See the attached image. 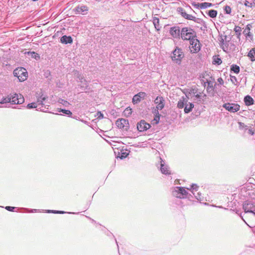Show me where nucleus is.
<instances>
[{
  "label": "nucleus",
  "instance_id": "nucleus-24",
  "mask_svg": "<svg viewBox=\"0 0 255 255\" xmlns=\"http://www.w3.org/2000/svg\"><path fill=\"white\" fill-rule=\"evenodd\" d=\"M153 19V23L154 24V27L157 31H159L160 30L161 26L159 24V19L158 17L154 16L152 18Z\"/></svg>",
  "mask_w": 255,
  "mask_h": 255
},
{
  "label": "nucleus",
  "instance_id": "nucleus-28",
  "mask_svg": "<svg viewBox=\"0 0 255 255\" xmlns=\"http://www.w3.org/2000/svg\"><path fill=\"white\" fill-rule=\"evenodd\" d=\"M248 56L252 61H255V47L252 48L248 53Z\"/></svg>",
  "mask_w": 255,
  "mask_h": 255
},
{
  "label": "nucleus",
  "instance_id": "nucleus-19",
  "mask_svg": "<svg viewBox=\"0 0 255 255\" xmlns=\"http://www.w3.org/2000/svg\"><path fill=\"white\" fill-rule=\"evenodd\" d=\"M161 164H160V171L162 173L164 174H170V172L169 170L168 166L164 164V161L160 158Z\"/></svg>",
  "mask_w": 255,
  "mask_h": 255
},
{
  "label": "nucleus",
  "instance_id": "nucleus-16",
  "mask_svg": "<svg viewBox=\"0 0 255 255\" xmlns=\"http://www.w3.org/2000/svg\"><path fill=\"white\" fill-rule=\"evenodd\" d=\"M164 99L162 97H157L154 100V103L156 105V109L155 110H161L164 107Z\"/></svg>",
  "mask_w": 255,
  "mask_h": 255
},
{
  "label": "nucleus",
  "instance_id": "nucleus-3",
  "mask_svg": "<svg viewBox=\"0 0 255 255\" xmlns=\"http://www.w3.org/2000/svg\"><path fill=\"white\" fill-rule=\"evenodd\" d=\"M181 32L180 38L184 41H190L194 37H197L196 32L191 27H183Z\"/></svg>",
  "mask_w": 255,
  "mask_h": 255
},
{
  "label": "nucleus",
  "instance_id": "nucleus-17",
  "mask_svg": "<svg viewBox=\"0 0 255 255\" xmlns=\"http://www.w3.org/2000/svg\"><path fill=\"white\" fill-rule=\"evenodd\" d=\"M251 25L248 24L243 31V34L246 36V39L250 41L253 40V34L250 32Z\"/></svg>",
  "mask_w": 255,
  "mask_h": 255
},
{
  "label": "nucleus",
  "instance_id": "nucleus-27",
  "mask_svg": "<svg viewBox=\"0 0 255 255\" xmlns=\"http://www.w3.org/2000/svg\"><path fill=\"white\" fill-rule=\"evenodd\" d=\"M234 30L235 32L237 38L240 40L242 31L241 27L239 26H235Z\"/></svg>",
  "mask_w": 255,
  "mask_h": 255
},
{
  "label": "nucleus",
  "instance_id": "nucleus-43",
  "mask_svg": "<svg viewBox=\"0 0 255 255\" xmlns=\"http://www.w3.org/2000/svg\"><path fill=\"white\" fill-rule=\"evenodd\" d=\"M231 80L232 82L235 85H237L238 81L235 76H231Z\"/></svg>",
  "mask_w": 255,
  "mask_h": 255
},
{
  "label": "nucleus",
  "instance_id": "nucleus-38",
  "mask_svg": "<svg viewBox=\"0 0 255 255\" xmlns=\"http://www.w3.org/2000/svg\"><path fill=\"white\" fill-rule=\"evenodd\" d=\"M141 101V99L136 95H135L132 98V103L133 104H137Z\"/></svg>",
  "mask_w": 255,
  "mask_h": 255
},
{
  "label": "nucleus",
  "instance_id": "nucleus-9",
  "mask_svg": "<svg viewBox=\"0 0 255 255\" xmlns=\"http://www.w3.org/2000/svg\"><path fill=\"white\" fill-rule=\"evenodd\" d=\"M190 49L191 53H196L200 50L201 44L200 41L197 39V37H194L193 39L190 40Z\"/></svg>",
  "mask_w": 255,
  "mask_h": 255
},
{
  "label": "nucleus",
  "instance_id": "nucleus-40",
  "mask_svg": "<svg viewBox=\"0 0 255 255\" xmlns=\"http://www.w3.org/2000/svg\"><path fill=\"white\" fill-rule=\"evenodd\" d=\"M128 155V153L127 152H124L123 151H121V154L119 155L118 157L121 159H123L126 158Z\"/></svg>",
  "mask_w": 255,
  "mask_h": 255
},
{
  "label": "nucleus",
  "instance_id": "nucleus-37",
  "mask_svg": "<svg viewBox=\"0 0 255 255\" xmlns=\"http://www.w3.org/2000/svg\"><path fill=\"white\" fill-rule=\"evenodd\" d=\"M46 213L62 214L65 213L66 212L64 211H62L47 210L46 211Z\"/></svg>",
  "mask_w": 255,
  "mask_h": 255
},
{
  "label": "nucleus",
  "instance_id": "nucleus-44",
  "mask_svg": "<svg viewBox=\"0 0 255 255\" xmlns=\"http://www.w3.org/2000/svg\"><path fill=\"white\" fill-rule=\"evenodd\" d=\"M96 117H97V119H102L104 118V115L101 112H98L96 114Z\"/></svg>",
  "mask_w": 255,
  "mask_h": 255
},
{
  "label": "nucleus",
  "instance_id": "nucleus-18",
  "mask_svg": "<svg viewBox=\"0 0 255 255\" xmlns=\"http://www.w3.org/2000/svg\"><path fill=\"white\" fill-rule=\"evenodd\" d=\"M207 82L208 85L206 89L207 92L208 93L211 94L213 95L214 94V86L216 85V83H214V82L209 80H207Z\"/></svg>",
  "mask_w": 255,
  "mask_h": 255
},
{
  "label": "nucleus",
  "instance_id": "nucleus-23",
  "mask_svg": "<svg viewBox=\"0 0 255 255\" xmlns=\"http://www.w3.org/2000/svg\"><path fill=\"white\" fill-rule=\"evenodd\" d=\"M244 102L247 106H251L254 104V99L249 95H247L244 98Z\"/></svg>",
  "mask_w": 255,
  "mask_h": 255
},
{
  "label": "nucleus",
  "instance_id": "nucleus-21",
  "mask_svg": "<svg viewBox=\"0 0 255 255\" xmlns=\"http://www.w3.org/2000/svg\"><path fill=\"white\" fill-rule=\"evenodd\" d=\"M186 105L184 107V113L185 114H188L192 111L193 108L194 107V105L193 103L189 102L187 103V100L185 101Z\"/></svg>",
  "mask_w": 255,
  "mask_h": 255
},
{
  "label": "nucleus",
  "instance_id": "nucleus-11",
  "mask_svg": "<svg viewBox=\"0 0 255 255\" xmlns=\"http://www.w3.org/2000/svg\"><path fill=\"white\" fill-rule=\"evenodd\" d=\"M223 107L231 113H236L240 109V106L235 103H226L223 104Z\"/></svg>",
  "mask_w": 255,
  "mask_h": 255
},
{
  "label": "nucleus",
  "instance_id": "nucleus-42",
  "mask_svg": "<svg viewBox=\"0 0 255 255\" xmlns=\"http://www.w3.org/2000/svg\"><path fill=\"white\" fill-rule=\"evenodd\" d=\"M136 95L140 99H143L146 96V94L145 92H140L136 94Z\"/></svg>",
  "mask_w": 255,
  "mask_h": 255
},
{
  "label": "nucleus",
  "instance_id": "nucleus-35",
  "mask_svg": "<svg viewBox=\"0 0 255 255\" xmlns=\"http://www.w3.org/2000/svg\"><path fill=\"white\" fill-rule=\"evenodd\" d=\"M9 95L5 97H3L1 101H0V104H7L10 103V99H9Z\"/></svg>",
  "mask_w": 255,
  "mask_h": 255
},
{
  "label": "nucleus",
  "instance_id": "nucleus-53",
  "mask_svg": "<svg viewBox=\"0 0 255 255\" xmlns=\"http://www.w3.org/2000/svg\"><path fill=\"white\" fill-rule=\"evenodd\" d=\"M50 75V72L49 71H47L45 73V76L46 77H48V76Z\"/></svg>",
  "mask_w": 255,
  "mask_h": 255
},
{
  "label": "nucleus",
  "instance_id": "nucleus-47",
  "mask_svg": "<svg viewBox=\"0 0 255 255\" xmlns=\"http://www.w3.org/2000/svg\"><path fill=\"white\" fill-rule=\"evenodd\" d=\"M5 209L9 211H13L14 209H15V207H11V206H6L5 207Z\"/></svg>",
  "mask_w": 255,
  "mask_h": 255
},
{
  "label": "nucleus",
  "instance_id": "nucleus-30",
  "mask_svg": "<svg viewBox=\"0 0 255 255\" xmlns=\"http://www.w3.org/2000/svg\"><path fill=\"white\" fill-rule=\"evenodd\" d=\"M207 14L211 18H215L217 15V11L214 9H211L208 11Z\"/></svg>",
  "mask_w": 255,
  "mask_h": 255
},
{
  "label": "nucleus",
  "instance_id": "nucleus-4",
  "mask_svg": "<svg viewBox=\"0 0 255 255\" xmlns=\"http://www.w3.org/2000/svg\"><path fill=\"white\" fill-rule=\"evenodd\" d=\"M172 195L180 199L188 198L191 200V198L192 197V195L189 194L183 187H175L172 191Z\"/></svg>",
  "mask_w": 255,
  "mask_h": 255
},
{
  "label": "nucleus",
  "instance_id": "nucleus-46",
  "mask_svg": "<svg viewBox=\"0 0 255 255\" xmlns=\"http://www.w3.org/2000/svg\"><path fill=\"white\" fill-rule=\"evenodd\" d=\"M60 101L61 102L60 103L65 106H67L68 105H69V103L67 101H65L63 99H61Z\"/></svg>",
  "mask_w": 255,
  "mask_h": 255
},
{
  "label": "nucleus",
  "instance_id": "nucleus-7",
  "mask_svg": "<svg viewBox=\"0 0 255 255\" xmlns=\"http://www.w3.org/2000/svg\"><path fill=\"white\" fill-rule=\"evenodd\" d=\"M13 75L17 77L20 82H23L26 80L28 73L26 70L22 67L18 68L13 71Z\"/></svg>",
  "mask_w": 255,
  "mask_h": 255
},
{
  "label": "nucleus",
  "instance_id": "nucleus-63",
  "mask_svg": "<svg viewBox=\"0 0 255 255\" xmlns=\"http://www.w3.org/2000/svg\"><path fill=\"white\" fill-rule=\"evenodd\" d=\"M192 4H193V5H196V4H194L193 3Z\"/></svg>",
  "mask_w": 255,
  "mask_h": 255
},
{
  "label": "nucleus",
  "instance_id": "nucleus-32",
  "mask_svg": "<svg viewBox=\"0 0 255 255\" xmlns=\"http://www.w3.org/2000/svg\"><path fill=\"white\" fill-rule=\"evenodd\" d=\"M222 62V60L219 57L216 56L213 57V63L214 64L220 65Z\"/></svg>",
  "mask_w": 255,
  "mask_h": 255
},
{
  "label": "nucleus",
  "instance_id": "nucleus-26",
  "mask_svg": "<svg viewBox=\"0 0 255 255\" xmlns=\"http://www.w3.org/2000/svg\"><path fill=\"white\" fill-rule=\"evenodd\" d=\"M155 116L152 122L154 124H158L160 120V114L157 110H154V112Z\"/></svg>",
  "mask_w": 255,
  "mask_h": 255
},
{
  "label": "nucleus",
  "instance_id": "nucleus-48",
  "mask_svg": "<svg viewBox=\"0 0 255 255\" xmlns=\"http://www.w3.org/2000/svg\"><path fill=\"white\" fill-rule=\"evenodd\" d=\"M238 124L240 129H243L246 127L245 125L243 123L239 122Z\"/></svg>",
  "mask_w": 255,
  "mask_h": 255
},
{
  "label": "nucleus",
  "instance_id": "nucleus-25",
  "mask_svg": "<svg viewBox=\"0 0 255 255\" xmlns=\"http://www.w3.org/2000/svg\"><path fill=\"white\" fill-rule=\"evenodd\" d=\"M197 5L201 9H205L211 6L212 4L211 3L204 2L200 3H198Z\"/></svg>",
  "mask_w": 255,
  "mask_h": 255
},
{
  "label": "nucleus",
  "instance_id": "nucleus-39",
  "mask_svg": "<svg viewBox=\"0 0 255 255\" xmlns=\"http://www.w3.org/2000/svg\"><path fill=\"white\" fill-rule=\"evenodd\" d=\"M27 54L30 55L32 58L35 59H36L37 57H39L38 54L35 52H28Z\"/></svg>",
  "mask_w": 255,
  "mask_h": 255
},
{
  "label": "nucleus",
  "instance_id": "nucleus-2",
  "mask_svg": "<svg viewBox=\"0 0 255 255\" xmlns=\"http://www.w3.org/2000/svg\"><path fill=\"white\" fill-rule=\"evenodd\" d=\"M177 11L181 16L187 20L194 21L195 22L199 23L204 26L205 28H207L205 22L201 18L196 17L191 14L187 13L186 10L182 7H178L177 8Z\"/></svg>",
  "mask_w": 255,
  "mask_h": 255
},
{
  "label": "nucleus",
  "instance_id": "nucleus-60",
  "mask_svg": "<svg viewBox=\"0 0 255 255\" xmlns=\"http://www.w3.org/2000/svg\"><path fill=\"white\" fill-rule=\"evenodd\" d=\"M96 1H101V0H96Z\"/></svg>",
  "mask_w": 255,
  "mask_h": 255
},
{
  "label": "nucleus",
  "instance_id": "nucleus-6",
  "mask_svg": "<svg viewBox=\"0 0 255 255\" xmlns=\"http://www.w3.org/2000/svg\"><path fill=\"white\" fill-rule=\"evenodd\" d=\"M243 209L246 213H251L254 214L255 212V198H252L244 202Z\"/></svg>",
  "mask_w": 255,
  "mask_h": 255
},
{
  "label": "nucleus",
  "instance_id": "nucleus-55",
  "mask_svg": "<svg viewBox=\"0 0 255 255\" xmlns=\"http://www.w3.org/2000/svg\"><path fill=\"white\" fill-rule=\"evenodd\" d=\"M36 209H31V212H36Z\"/></svg>",
  "mask_w": 255,
  "mask_h": 255
},
{
  "label": "nucleus",
  "instance_id": "nucleus-54",
  "mask_svg": "<svg viewBox=\"0 0 255 255\" xmlns=\"http://www.w3.org/2000/svg\"><path fill=\"white\" fill-rule=\"evenodd\" d=\"M203 84V86L205 87L206 86V84H207V81L206 82L202 83Z\"/></svg>",
  "mask_w": 255,
  "mask_h": 255
},
{
  "label": "nucleus",
  "instance_id": "nucleus-31",
  "mask_svg": "<svg viewBox=\"0 0 255 255\" xmlns=\"http://www.w3.org/2000/svg\"><path fill=\"white\" fill-rule=\"evenodd\" d=\"M240 67L237 65L234 64L231 66V70L235 73L238 74L240 72Z\"/></svg>",
  "mask_w": 255,
  "mask_h": 255
},
{
  "label": "nucleus",
  "instance_id": "nucleus-56",
  "mask_svg": "<svg viewBox=\"0 0 255 255\" xmlns=\"http://www.w3.org/2000/svg\"><path fill=\"white\" fill-rule=\"evenodd\" d=\"M240 217H241L242 219L245 222H246V221L244 220V219H243V217L242 216L241 214L240 215Z\"/></svg>",
  "mask_w": 255,
  "mask_h": 255
},
{
  "label": "nucleus",
  "instance_id": "nucleus-5",
  "mask_svg": "<svg viewBox=\"0 0 255 255\" xmlns=\"http://www.w3.org/2000/svg\"><path fill=\"white\" fill-rule=\"evenodd\" d=\"M184 57V54L181 48L176 47L175 49L172 51L171 56L172 60L178 64H181L182 59Z\"/></svg>",
  "mask_w": 255,
  "mask_h": 255
},
{
  "label": "nucleus",
  "instance_id": "nucleus-1",
  "mask_svg": "<svg viewBox=\"0 0 255 255\" xmlns=\"http://www.w3.org/2000/svg\"><path fill=\"white\" fill-rule=\"evenodd\" d=\"M37 101L36 102H33L28 104L26 107L27 109H36L37 111H39L43 112H46L48 106L46 104V100L48 99L47 95L44 94L42 92L39 94L36 93Z\"/></svg>",
  "mask_w": 255,
  "mask_h": 255
},
{
  "label": "nucleus",
  "instance_id": "nucleus-50",
  "mask_svg": "<svg viewBox=\"0 0 255 255\" xmlns=\"http://www.w3.org/2000/svg\"><path fill=\"white\" fill-rule=\"evenodd\" d=\"M218 81L221 84H223L224 83L223 80L221 78H218Z\"/></svg>",
  "mask_w": 255,
  "mask_h": 255
},
{
  "label": "nucleus",
  "instance_id": "nucleus-14",
  "mask_svg": "<svg viewBox=\"0 0 255 255\" xmlns=\"http://www.w3.org/2000/svg\"><path fill=\"white\" fill-rule=\"evenodd\" d=\"M169 32L170 35L174 38H180L181 34V30L179 26L171 27Z\"/></svg>",
  "mask_w": 255,
  "mask_h": 255
},
{
  "label": "nucleus",
  "instance_id": "nucleus-41",
  "mask_svg": "<svg viewBox=\"0 0 255 255\" xmlns=\"http://www.w3.org/2000/svg\"><path fill=\"white\" fill-rule=\"evenodd\" d=\"M224 11L226 14H230L231 13L232 9L230 6L229 5H226L224 7Z\"/></svg>",
  "mask_w": 255,
  "mask_h": 255
},
{
  "label": "nucleus",
  "instance_id": "nucleus-57",
  "mask_svg": "<svg viewBox=\"0 0 255 255\" xmlns=\"http://www.w3.org/2000/svg\"><path fill=\"white\" fill-rule=\"evenodd\" d=\"M188 8H189V9H190L191 10H192V8H191V6H189V5L188 6Z\"/></svg>",
  "mask_w": 255,
  "mask_h": 255
},
{
  "label": "nucleus",
  "instance_id": "nucleus-8",
  "mask_svg": "<svg viewBox=\"0 0 255 255\" xmlns=\"http://www.w3.org/2000/svg\"><path fill=\"white\" fill-rule=\"evenodd\" d=\"M10 103L12 105H20L24 102V98L21 94L10 93L9 94Z\"/></svg>",
  "mask_w": 255,
  "mask_h": 255
},
{
  "label": "nucleus",
  "instance_id": "nucleus-33",
  "mask_svg": "<svg viewBox=\"0 0 255 255\" xmlns=\"http://www.w3.org/2000/svg\"><path fill=\"white\" fill-rule=\"evenodd\" d=\"M203 92H199L197 93L194 96L195 98L194 100H197L198 102H201L202 101V97Z\"/></svg>",
  "mask_w": 255,
  "mask_h": 255
},
{
  "label": "nucleus",
  "instance_id": "nucleus-36",
  "mask_svg": "<svg viewBox=\"0 0 255 255\" xmlns=\"http://www.w3.org/2000/svg\"><path fill=\"white\" fill-rule=\"evenodd\" d=\"M58 111L68 115L69 117H71L72 114V112L69 110L59 109Z\"/></svg>",
  "mask_w": 255,
  "mask_h": 255
},
{
  "label": "nucleus",
  "instance_id": "nucleus-13",
  "mask_svg": "<svg viewBox=\"0 0 255 255\" xmlns=\"http://www.w3.org/2000/svg\"><path fill=\"white\" fill-rule=\"evenodd\" d=\"M150 127V125L145 122L144 120H141L137 124V128L140 132L146 131Z\"/></svg>",
  "mask_w": 255,
  "mask_h": 255
},
{
  "label": "nucleus",
  "instance_id": "nucleus-49",
  "mask_svg": "<svg viewBox=\"0 0 255 255\" xmlns=\"http://www.w3.org/2000/svg\"><path fill=\"white\" fill-rule=\"evenodd\" d=\"M245 5L247 6L252 7V4L251 3H250L249 1L246 0L245 2Z\"/></svg>",
  "mask_w": 255,
  "mask_h": 255
},
{
  "label": "nucleus",
  "instance_id": "nucleus-22",
  "mask_svg": "<svg viewBox=\"0 0 255 255\" xmlns=\"http://www.w3.org/2000/svg\"><path fill=\"white\" fill-rule=\"evenodd\" d=\"M79 78L81 83L79 86L83 90L87 89L88 87V82L83 77H79Z\"/></svg>",
  "mask_w": 255,
  "mask_h": 255
},
{
  "label": "nucleus",
  "instance_id": "nucleus-45",
  "mask_svg": "<svg viewBox=\"0 0 255 255\" xmlns=\"http://www.w3.org/2000/svg\"><path fill=\"white\" fill-rule=\"evenodd\" d=\"M125 115H127L128 116H129L131 114V109H128V108H127L125 111Z\"/></svg>",
  "mask_w": 255,
  "mask_h": 255
},
{
  "label": "nucleus",
  "instance_id": "nucleus-62",
  "mask_svg": "<svg viewBox=\"0 0 255 255\" xmlns=\"http://www.w3.org/2000/svg\"><path fill=\"white\" fill-rule=\"evenodd\" d=\"M69 213H70V214H74V213H71V212H69Z\"/></svg>",
  "mask_w": 255,
  "mask_h": 255
},
{
  "label": "nucleus",
  "instance_id": "nucleus-64",
  "mask_svg": "<svg viewBox=\"0 0 255 255\" xmlns=\"http://www.w3.org/2000/svg\"><path fill=\"white\" fill-rule=\"evenodd\" d=\"M254 215H255V214H254Z\"/></svg>",
  "mask_w": 255,
  "mask_h": 255
},
{
  "label": "nucleus",
  "instance_id": "nucleus-29",
  "mask_svg": "<svg viewBox=\"0 0 255 255\" xmlns=\"http://www.w3.org/2000/svg\"><path fill=\"white\" fill-rule=\"evenodd\" d=\"M185 99L183 97H182V99H180L177 103V107L179 109H182L183 108L185 107L186 103L185 101Z\"/></svg>",
  "mask_w": 255,
  "mask_h": 255
},
{
  "label": "nucleus",
  "instance_id": "nucleus-15",
  "mask_svg": "<svg viewBox=\"0 0 255 255\" xmlns=\"http://www.w3.org/2000/svg\"><path fill=\"white\" fill-rule=\"evenodd\" d=\"M88 7L84 5L77 6L73 9L75 14L85 15L87 13Z\"/></svg>",
  "mask_w": 255,
  "mask_h": 255
},
{
  "label": "nucleus",
  "instance_id": "nucleus-10",
  "mask_svg": "<svg viewBox=\"0 0 255 255\" xmlns=\"http://www.w3.org/2000/svg\"><path fill=\"white\" fill-rule=\"evenodd\" d=\"M116 125L119 128L124 131H128L129 128L128 121L125 119H118L116 122Z\"/></svg>",
  "mask_w": 255,
  "mask_h": 255
},
{
  "label": "nucleus",
  "instance_id": "nucleus-51",
  "mask_svg": "<svg viewBox=\"0 0 255 255\" xmlns=\"http://www.w3.org/2000/svg\"><path fill=\"white\" fill-rule=\"evenodd\" d=\"M207 96L205 94H202V100L204 101V99H206Z\"/></svg>",
  "mask_w": 255,
  "mask_h": 255
},
{
  "label": "nucleus",
  "instance_id": "nucleus-20",
  "mask_svg": "<svg viewBox=\"0 0 255 255\" xmlns=\"http://www.w3.org/2000/svg\"><path fill=\"white\" fill-rule=\"evenodd\" d=\"M60 41L61 43L64 44L72 43L73 39L70 36L63 35L60 38Z\"/></svg>",
  "mask_w": 255,
  "mask_h": 255
},
{
  "label": "nucleus",
  "instance_id": "nucleus-59",
  "mask_svg": "<svg viewBox=\"0 0 255 255\" xmlns=\"http://www.w3.org/2000/svg\"><path fill=\"white\" fill-rule=\"evenodd\" d=\"M250 133H251V134H252L254 133H253V132H252L251 131H250Z\"/></svg>",
  "mask_w": 255,
  "mask_h": 255
},
{
  "label": "nucleus",
  "instance_id": "nucleus-61",
  "mask_svg": "<svg viewBox=\"0 0 255 255\" xmlns=\"http://www.w3.org/2000/svg\"><path fill=\"white\" fill-rule=\"evenodd\" d=\"M32 0L34 1H37L38 0Z\"/></svg>",
  "mask_w": 255,
  "mask_h": 255
},
{
  "label": "nucleus",
  "instance_id": "nucleus-58",
  "mask_svg": "<svg viewBox=\"0 0 255 255\" xmlns=\"http://www.w3.org/2000/svg\"><path fill=\"white\" fill-rule=\"evenodd\" d=\"M116 243H117V247H118V248H119V245H118V243H117V241H116Z\"/></svg>",
  "mask_w": 255,
  "mask_h": 255
},
{
  "label": "nucleus",
  "instance_id": "nucleus-12",
  "mask_svg": "<svg viewBox=\"0 0 255 255\" xmlns=\"http://www.w3.org/2000/svg\"><path fill=\"white\" fill-rule=\"evenodd\" d=\"M199 186L196 184H192L190 186V188H187L188 190H189L191 191L192 194L195 196V198L199 201H202L203 200V196L202 195L201 193L200 192H198L196 194L194 193V191H197Z\"/></svg>",
  "mask_w": 255,
  "mask_h": 255
},
{
  "label": "nucleus",
  "instance_id": "nucleus-34",
  "mask_svg": "<svg viewBox=\"0 0 255 255\" xmlns=\"http://www.w3.org/2000/svg\"><path fill=\"white\" fill-rule=\"evenodd\" d=\"M198 93L197 89L196 88H192L190 90L188 95H186V97H188V95H190L191 97H194V96Z\"/></svg>",
  "mask_w": 255,
  "mask_h": 255
},
{
  "label": "nucleus",
  "instance_id": "nucleus-52",
  "mask_svg": "<svg viewBox=\"0 0 255 255\" xmlns=\"http://www.w3.org/2000/svg\"><path fill=\"white\" fill-rule=\"evenodd\" d=\"M206 79H206L205 78L203 77V79H201L202 83L206 82Z\"/></svg>",
  "mask_w": 255,
  "mask_h": 255
}]
</instances>
